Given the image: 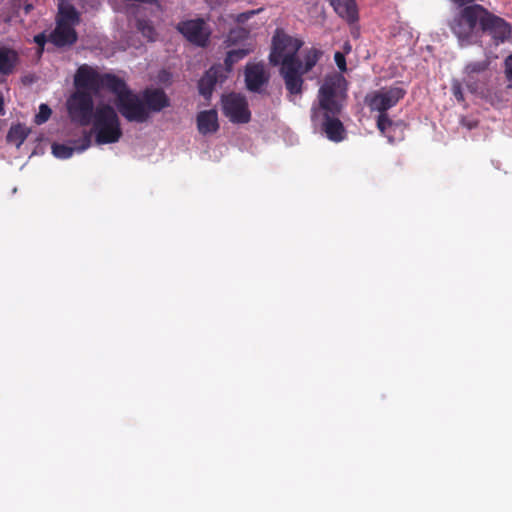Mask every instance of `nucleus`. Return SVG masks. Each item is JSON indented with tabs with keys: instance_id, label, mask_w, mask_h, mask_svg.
Segmentation results:
<instances>
[{
	"instance_id": "23",
	"label": "nucleus",
	"mask_w": 512,
	"mask_h": 512,
	"mask_svg": "<svg viewBox=\"0 0 512 512\" xmlns=\"http://www.w3.org/2000/svg\"><path fill=\"white\" fill-rule=\"evenodd\" d=\"M376 126L380 133L386 137L389 143L395 142L393 132L397 128L398 124L389 118L388 113H379L376 120Z\"/></svg>"
},
{
	"instance_id": "22",
	"label": "nucleus",
	"mask_w": 512,
	"mask_h": 512,
	"mask_svg": "<svg viewBox=\"0 0 512 512\" xmlns=\"http://www.w3.org/2000/svg\"><path fill=\"white\" fill-rule=\"evenodd\" d=\"M19 61L18 53L9 47L0 46V74L9 75Z\"/></svg>"
},
{
	"instance_id": "29",
	"label": "nucleus",
	"mask_w": 512,
	"mask_h": 512,
	"mask_svg": "<svg viewBox=\"0 0 512 512\" xmlns=\"http://www.w3.org/2000/svg\"><path fill=\"white\" fill-rule=\"evenodd\" d=\"M51 114H52L51 108L47 104L42 103L39 106V112L35 115L34 122L37 125H41V124L45 123L46 121H48Z\"/></svg>"
},
{
	"instance_id": "6",
	"label": "nucleus",
	"mask_w": 512,
	"mask_h": 512,
	"mask_svg": "<svg viewBox=\"0 0 512 512\" xmlns=\"http://www.w3.org/2000/svg\"><path fill=\"white\" fill-rule=\"evenodd\" d=\"M115 105L118 112L128 122L144 123L149 120L148 109L143 97L141 98L130 89L115 100Z\"/></svg>"
},
{
	"instance_id": "10",
	"label": "nucleus",
	"mask_w": 512,
	"mask_h": 512,
	"mask_svg": "<svg viewBox=\"0 0 512 512\" xmlns=\"http://www.w3.org/2000/svg\"><path fill=\"white\" fill-rule=\"evenodd\" d=\"M481 30L489 33L496 41L504 42L511 36L512 29L508 22L498 17L486 8L481 13Z\"/></svg>"
},
{
	"instance_id": "28",
	"label": "nucleus",
	"mask_w": 512,
	"mask_h": 512,
	"mask_svg": "<svg viewBox=\"0 0 512 512\" xmlns=\"http://www.w3.org/2000/svg\"><path fill=\"white\" fill-rule=\"evenodd\" d=\"M136 27L148 40L153 41L155 39L156 31L151 21L146 19H137Z\"/></svg>"
},
{
	"instance_id": "17",
	"label": "nucleus",
	"mask_w": 512,
	"mask_h": 512,
	"mask_svg": "<svg viewBox=\"0 0 512 512\" xmlns=\"http://www.w3.org/2000/svg\"><path fill=\"white\" fill-rule=\"evenodd\" d=\"M341 109L337 99H319V106L312 108L311 119L315 122L320 118L337 117Z\"/></svg>"
},
{
	"instance_id": "2",
	"label": "nucleus",
	"mask_w": 512,
	"mask_h": 512,
	"mask_svg": "<svg viewBox=\"0 0 512 512\" xmlns=\"http://www.w3.org/2000/svg\"><path fill=\"white\" fill-rule=\"evenodd\" d=\"M74 82L80 87H88L94 95L99 94L102 90H107L114 94L116 99L129 90L122 78L112 73H99L87 64L78 67L74 75Z\"/></svg>"
},
{
	"instance_id": "32",
	"label": "nucleus",
	"mask_w": 512,
	"mask_h": 512,
	"mask_svg": "<svg viewBox=\"0 0 512 512\" xmlns=\"http://www.w3.org/2000/svg\"><path fill=\"white\" fill-rule=\"evenodd\" d=\"M505 75L512 82V54L505 59Z\"/></svg>"
},
{
	"instance_id": "26",
	"label": "nucleus",
	"mask_w": 512,
	"mask_h": 512,
	"mask_svg": "<svg viewBox=\"0 0 512 512\" xmlns=\"http://www.w3.org/2000/svg\"><path fill=\"white\" fill-rule=\"evenodd\" d=\"M30 130L22 124L13 125L7 134V141L20 147L29 135Z\"/></svg>"
},
{
	"instance_id": "12",
	"label": "nucleus",
	"mask_w": 512,
	"mask_h": 512,
	"mask_svg": "<svg viewBox=\"0 0 512 512\" xmlns=\"http://www.w3.org/2000/svg\"><path fill=\"white\" fill-rule=\"evenodd\" d=\"M227 73L222 64L212 65L198 82L199 93L209 98L218 82L222 83L227 78Z\"/></svg>"
},
{
	"instance_id": "36",
	"label": "nucleus",
	"mask_w": 512,
	"mask_h": 512,
	"mask_svg": "<svg viewBox=\"0 0 512 512\" xmlns=\"http://www.w3.org/2000/svg\"><path fill=\"white\" fill-rule=\"evenodd\" d=\"M32 9H33L32 4H26V5L24 6V12H25V14H29V13H30V11H31Z\"/></svg>"
},
{
	"instance_id": "21",
	"label": "nucleus",
	"mask_w": 512,
	"mask_h": 512,
	"mask_svg": "<svg viewBox=\"0 0 512 512\" xmlns=\"http://www.w3.org/2000/svg\"><path fill=\"white\" fill-rule=\"evenodd\" d=\"M335 12L349 23L358 20V9L355 0H331Z\"/></svg>"
},
{
	"instance_id": "27",
	"label": "nucleus",
	"mask_w": 512,
	"mask_h": 512,
	"mask_svg": "<svg viewBox=\"0 0 512 512\" xmlns=\"http://www.w3.org/2000/svg\"><path fill=\"white\" fill-rule=\"evenodd\" d=\"M249 37V30L243 27H236L229 31L226 42L228 45H236Z\"/></svg>"
},
{
	"instance_id": "1",
	"label": "nucleus",
	"mask_w": 512,
	"mask_h": 512,
	"mask_svg": "<svg viewBox=\"0 0 512 512\" xmlns=\"http://www.w3.org/2000/svg\"><path fill=\"white\" fill-rule=\"evenodd\" d=\"M303 41L294 38L281 30H276L272 38V49L269 61L272 65H280V74L290 95H299L303 91V75L310 72L318 63L323 52L315 47L308 49L303 62L298 52Z\"/></svg>"
},
{
	"instance_id": "16",
	"label": "nucleus",
	"mask_w": 512,
	"mask_h": 512,
	"mask_svg": "<svg viewBox=\"0 0 512 512\" xmlns=\"http://www.w3.org/2000/svg\"><path fill=\"white\" fill-rule=\"evenodd\" d=\"M143 100L149 114L151 112H160L170 105L169 98L161 89L145 90L143 92Z\"/></svg>"
},
{
	"instance_id": "31",
	"label": "nucleus",
	"mask_w": 512,
	"mask_h": 512,
	"mask_svg": "<svg viewBox=\"0 0 512 512\" xmlns=\"http://www.w3.org/2000/svg\"><path fill=\"white\" fill-rule=\"evenodd\" d=\"M334 60H335V63L337 65V67L341 70V71H345L346 70V60H345V56L341 53V52H336L335 55H334Z\"/></svg>"
},
{
	"instance_id": "35",
	"label": "nucleus",
	"mask_w": 512,
	"mask_h": 512,
	"mask_svg": "<svg viewBox=\"0 0 512 512\" xmlns=\"http://www.w3.org/2000/svg\"><path fill=\"white\" fill-rule=\"evenodd\" d=\"M462 124L464 126H466L468 129H473L474 127H476L477 123L476 122H471V121H466V120H462Z\"/></svg>"
},
{
	"instance_id": "4",
	"label": "nucleus",
	"mask_w": 512,
	"mask_h": 512,
	"mask_svg": "<svg viewBox=\"0 0 512 512\" xmlns=\"http://www.w3.org/2000/svg\"><path fill=\"white\" fill-rule=\"evenodd\" d=\"M74 86L76 90L67 99V112L73 123L85 127L94 116V94L88 87H80L75 82Z\"/></svg>"
},
{
	"instance_id": "33",
	"label": "nucleus",
	"mask_w": 512,
	"mask_h": 512,
	"mask_svg": "<svg viewBox=\"0 0 512 512\" xmlns=\"http://www.w3.org/2000/svg\"><path fill=\"white\" fill-rule=\"evenodd\" d=\"M254 14H255V11H247V12L239 13L236 15L235 21L238 23H244L247 20H249L251 18V16H253Z\"/></svg>"
},
{
	"instance_id": "18",
	"label": "nucleus",
	"mask_w": 512,
	"mask_h": 512,
	"mask_svg": "<svg viewBox=\"0 0 512 512\" xmlns=\"http://www.w3.org/2000/svg\"><path fill=\"white\" fill-rule=\"evenodd\" d=\"M56 21L62 24L76 27L80 24L81 17L80 13L77 11L73 4L67 0H59Z\"/></svg>"
},
{
	"instance_id": "15",
	"label": "nucleus",
	"mask_w": 512,
	"mask_h": 512,
	"mask_svg": "<svg viewBox=\"0 0 512 512\" xmlns=\"http://www.w3.org/2000/svg\"><path fill=\"white\" fill-rule=\"evenodd\" d=\"M90 145L91 133L84 132L83 136L79 140L74 142V146H68L65 144H53L52 153L57 158L68 159L73 155L75 150L82 152L89 148Z\"/></svg>"
},
{
	"instance_id": "19",
	"label": "nucleus",
	"mask_w": 512,
	"mask_h": 512,
	"mask_svg": "<svg viewBox=\"0 0 512 512\" xmlns=\"http://www.w3.org/2000/svg\"><path fill=\"white\" fill-rule=\"evenodd\" d=\"M197 128L202 135L212 134L218 131V114L214 109L201 111L197 115Z\"/></svg>"
},
{
	"instance_id": "9",
	"label": "nucleus",
	"mask_w": 512,
	"mask_h": 512,
	"mask_svg": "<svg viewBox=\"0 0 512 512\" xmlns=\"http://www.w3.org/2000/svg\"><path fill=\"white\" fill-rule=\"evenodd\" d=\"M221 103L223 114L232 123L245 124L250 121L251 112L245 96L232 92L223 95Z\"/></svg>"
},
{
	"instance_id": "30",
	"label": "nucleus",
	"mask_w": 512,
	"mask_h": 512,
	"mask_svg": "<svg viewBox=\"0 0 512 512\" xmlns=\"http://www.w3.org/2000/svg\"><path fill=\"white\" fill-rule=\"evenodd\" d=\"M451 91H452L453 96L459 103H463L465 101V97H464V93H463V89H462V83L459 80L454 79L452 81Z\"/></svg>"
},
{
	"instance_id": "5",
	"label": "nucleus",
	"mask_w": 512,
	"mask_h": 512,
	"mask_svg": "<svg viewBox=\"0 0 512 512\" xmlns=\"http://www.w3.org/2000/svg\"><path fill=\"white\" fill-rule=\"evenodd\" d=\"M482 12H484V7L482 5L472 4L462 8L450 21L449 27L461 43H470V39L477 23L481 26Z\"/></svg>"
},
{
	"instance_id": "25",
	"label": "nucleus",
	"mask_w": 512,
	"mask_h": 512,
	"mask_svg": "<svg viewBox=\"0 0 512 512\" xmlns=\"http://www.w3.org/2000/svg\"><path fill=\"white\" fill-rule=\"evenodd\" d=\"M251 52L252 48H239L228 51L223 65L225 72L227 74L230 73L234 64L245 58Z\"/></svg>"
},
{
	"instance_id": "3",
	"label": "nucleus",
	"mask_w": 512,
	"mask_h": 512,
	"mask_svg": "<svg viewBox=\"0 0 512 512\" xmlns=\"http://www.w3.org/2000/svg\"><path fill=\"white\" fill-rule=\"evenodd\" d=\"M91 124L98 144L116 143L122 137L120 119L109 104L96 107Z\"/></svg>"
},
{
	"instance_id": "7",
	"label": "nucleus",
	"mask_w": 512,
	"mask_h": 512,
	"mask_svg": "<svg viewBox=\"0 0 512 512\" xmlns=\"http://www.w3.org/2000/svg\"><path fill=\"white\" fill-rule=\"evenodd\" d=\"M405 95L406 90L397 83L393 86L383 87L368 94L365 97V103L372 112L387 113V111L396 106Z\"/></svg>"
},
{
	"instance_id": "14",
	"label": "nucleus",
	"mask_w": 512,
	"mask_h": 512,
	"mask_svg": "<svg viewBox=\"0 0 512 512\" xmlns=\"http://www.w3.org/2000/svg\"><path fill=\"white\" fill-rule=\"evenodd\" d=\"M268 82V76L261 64L248 65L245 70L246 87L251 92H260Z\"/></svg>"
},
{
	"instance_id": "13",
	"label": "nucleus",
	"mask_w": 512,
	"mask_h": 512,
	"mask_svg": "<svg viewBox=\"0 0 512 512\" xmlns=\"http://www.w3.org/2000/svg\"><path fill=\"white\" fill-rule=\"evenodd\" d=\"M77 39L75 27L57 21L55 29L49 35V41L56 47L71 46L77 42Z\"/></svg>"
},
{
	"instance_id": "37",
	"label": "nucleus",
	"mask_w": 512,
	"mask_h": 512,
	"mask_svg": "<svg viewBox=\"0 0 512 512\" xmlns=\"http://www.w3.org/2000/svg\"><path fill=\"white\" fill-rule=\"evenodd\" d=\"M0 112H3V99L0 96Z\"/></svg>"
},
{
	"instance_id": "34",
	"label": "nucleus",
	"mask_w": 512,
	"mask_h": 512,
	"mask_svg": "<svg viewBox=\"0 0 512 512\" xmlns=\"http://www.w3.org/2000/svg\"><path fill=\"white\" fill-rule=\"evenodd\" d=\"M34 42L43 50L47 37L44 33H40L34 37Z\"/></svg>"
},
{
	"instance_id": "20",
	"label": "nucleus",
	"mask_w": 512,
	"mask_h": 512,
	"mask_svg": "<svg viewBox=\"0 0 512 512\" xmlns=\"http://www.w3.org/2000/svg\"><path fill=\"white\" fill-rule=\"evenodd\" d=\"M321 126L329 140L340 142L345 138V128L339 116L321 118Z\"/></svg>"
},
{
	"instance_id": "8",
	"label": "nucleus",
	"mask_w": 512,
	"mask_h": 512,
	"mask_svg": "<svg viewBox=\"0 0 512 512\" xmlns=\"http://www.w3.org/2000/svg\"><path fill=\"white\" fill-rule=\"evenodd\" d=\"M176 30L191 44L205 48L211 37V29L202 18L180 21Z\"/></svg>"
},
{
	"instance_id": "24",
	"label": "nucleus",
	"mask_w": 512,
	"mask_h": 512,
	"mask_svg": "<svg viewBox=\"0 0 512 512\" xmlns=\"http://www.w3.org/2000/svg\"><path fill=\"white\" fill-rule=\"evenodd\" d=\"M341 78H329L324 81L319 89V99H337L338 90L340 88Z\"/></svg>"
},
{
	"instance_id": "11",
	"label": "nucleus",
	"mask_w": 512,
	"mask_h": 512,
	"mask_svg": "<svg viewBox=\"0 0 512 512\" xmlns=\"http://www.w3.org/2000/svg\"><path fill=\"white\" fill-rule=\"evenodd\" d=\"M488 59L468 63L464 70L463 82L471 93H477L486 84L485 74L489 68Z\"/></svg>"
}]
</instances>
